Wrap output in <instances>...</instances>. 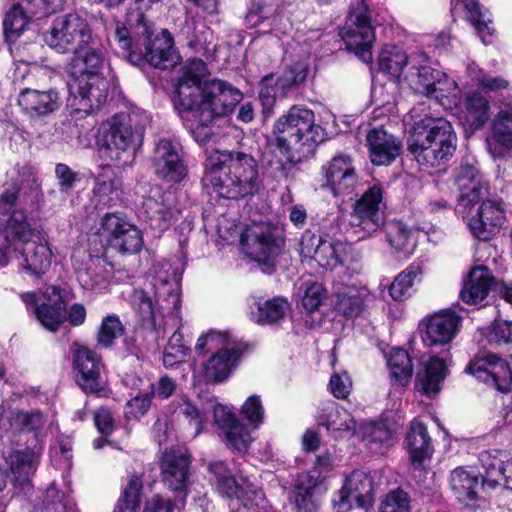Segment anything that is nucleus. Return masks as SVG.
I'll return each instance as SVG.
<instances>
[{
  "label": "nucleus",
  "instance_id": "obj_35",
  "mask_svg": "<svg viewBox=\"0 0 512 512\" xmlns=\"http://www.w3.org/2000/svg\"><path fill=\"white\" fill-rule=\"evenodd\" d=\"M487 149L496 159L512 151V96L501 102V106L490 126Z\"/></svg>",
  "mask_w": 512,
  "mask_h": 512
},
{
  "label": "nucleus",
  "instance_id": "obj_10",
  "mask_svg": "<svg viewBox=\"0 0 512 512\" xmlns=\"http://www.w3.org/2000/svg\"><path fill=\"white\" fill-rule=\"evenodd\" d=\"M456 141V134L448 120L425 116L414 123L408 147L419 164L435 167L453 155Z\"/></svg>",
  "mask_w": 512,
  "mask_h": 512
},
{
  "label": "nucleus",
  "instance_id": "obj_58",
  "mask_svg": "<svg viewBox=\"0 0 512 512\" xmlns=\"http://www.w3.org/2000/svg\"><path fill=\"white\" fill-rule=\"evenodd\" d=\"M302 305L309 313L319 309L327 298L324 286L316 281L304 282L299 288Z\"/></svg>",
  "mask_w": 512,
  "mask_h": 512
},
{
  "label": "nucleus",
  "instance_id": "obj_56",
  "mask_svg": "<svg viewBox=\"0 0 512 512\" xmlns=\"http://www.w3.org/2000/svg\"><path fill=\"white\" fill-rule=\"evenodd\" d=\"M124 333V326L116 314L106 315L97 330L96 341L101 348H110Z\"/></svg>",
  "mask_w": 512,
  "mask_h": 512
},
{
  "label": "nucleus",
  "instance_id": "obj_41",
  "mask_svg": "<svg viewBox=\"0 0 512 512\" xmlns=\"http://www.w3.org/2000/svg\"><path fill=\"white\" fill-rule=\"evenodd\" d=\"M406 441L413 470H425V463L431 458L433 448L426 426L418 419L411 422Z\"/></svg>",
  "mask_w": 512,
  "mask_h": 512
},
{
  "label": "nucleus",
  "instance_id": "obj_2",
  "mask_svg": "<svg viewBox=\"0 0 512 512\" xmlns=\"http://www.w3.org/2000/svg\"><path fill=\"white\" fill-rule=\"evenodd\" d=\"M379 69L391 80L407 85L415 93L435 95L443 104L451 105L455 83L444 71L431 65V58L421 50L407 54L397 45H384L378 55Z\"/></svg>",
  "mask_w": 512,
  "mask_h": 512
},
{
  "label": "nucleus",
  "instance_id": "obj_9",
  "mask_svg": "<svg viewBox=\"0 0 512 512\" xmlns=\"http://www.w3.org/2000/svg\"><path fill=\"white\" fill-rule=\"evenodd\" d=\"M104 61L103 54L91 52L84 59L79 58L78 63L69 64L72 80L67 104L73 111L89 114L106 101L109 82L102 74Z\"/></svg>",
  "mask_w": 512,
  "mask_h": 512
},
{
  "label": "nucleus",
  "instance_id": "obj_37",
  "mask_svg": "<svg viewBox=\"0 0 512 512\" xmlns=\"http://www.w3.org/2000/svg\"><path fill=\"white\" fill-rule=\"evenodd\" d=\"M455 183L459 190L458 211L478 203L488 192V185L481 173L471 164H462L457 169Z\"/></svg>",
  "mask_w": 512,
  "mask_h": 512
},
{
  "label": "nucleus",
  "instance_id": "obj_20",
  "mask_svg": "<svg viewBox=\"0 0 512 512\" xmlns=\"http://www.w3.org/2000/svg\"><path fill=\"white\" fill-rule=\"evenodd\" d=\"M340 36L346 48L353 52L362 62L371 63L373 59L372 46L376 40L371 25L368 5L360 1L352 8Z\"/></svg>",
  "mask_w": 512,
  "mask_h": 512
},
{
  "label": "nucleus",
  "instance_id": "obj_8",
  "mask_svg": "<svg viewBox=\"0 0 512 512\" xmlns=\"http://www.w3.org/2000/svg\"><path fill=\"white\" fill-rule=\"evenodd\" d=\"M199 356H207L197 374L206 383L222 384L239 367L243 358V345L226 330L210 329L202 333L195 344Z\"/></svg>",
  "mask_w": 512,
  "mask_h": 512
},
{
  "label": "nucleus",
  "instance_id": "obj_1",
  "mask_svg": "<svg viewBox=\"0 0 512 512\" xmlns=\"http://www.w3.org/2000/svg\"><path fill=\"white\" fill-rule=\"evenodd\" d=\"M207 74L204 61L188 62L173 98L176 111L199 143L212 135L211 124L232 113L243 98L242 92L226 81L203 80Z\"/></svg>",
  "mask_w": 512,
  "mask_h": 512
},
{
  "label": "nucleus",
  "instance_id": "obj_24",
  "mask_svg": "<svg viewBox=\"0 0 512 512\" xmlns=\"http://www.w3.org/2000/svg\"><path fill=\"white\" fill-rule=\"evenodd\" d=\"M76 382L85 393L107 395L106 367L101 356L87 346L72 345Z\"/></svg>",
  "mask_w": 512,
  "mask_h": 512
},
{
  "label": "nucleus",
  "instance_id": "obj_62",
  "mask_svg": "<svg viewBox=\"0 0 512 512\" xmlns=\"http://www.w3.org/2000/svg\"><path fill=\"white\" fill-rule=\"evenodd\" d=\"M380 512H411L407 493L401 489L390 491L382 501Z\"/></svg>",
  "mask_w": 512,
  "mask_h": 512
},
{
  "label": "nucleus",
  "instance_id": "obj_50",
  "mask_svg": "<svg viewBox=\"0 0 512 512\" xmlns=\"http://www.w3.org/2000/svg\"><path fill=\"white\" fill-rule=\"evenodd\" d=\"M32 512H78L70 494L60 491L55 483H51L42 493Z\"/></svg>",
  "mask_w": 512,
  "mask_h": 512
},
{
  "label": "nucleus",
  "instance_id": "obj_26",
  "mask_svg": "<svg viewBox=\"0 0 512 512\" xmlns=\"http://www.w3.org/2000/svg\"><path fill=\"white\" fill-rule=\"evenodd\" d=\"M100 235L112 249L121 254H135L143 246L142 232L120 214L110 213L103 217Z\"/></svg>",
  "mask_w": 512,
  "mask_h": 512
},
{
  "label": "nucleus",
  "instance_id": "obj_36",
  "mask_svg": "<svg viewBox=\"0 0 512 512\" xmlns=\"http://www.w3.org/2000/svg\"><path fill=\"white\" fill-rule=\"evenodd\" d=\"M327 185L335 195L351 192L358 181L353 158L340 153L323 166Z\"/></svg>",
  "mask_w": 512,
  "mask_h": 512
},
{
  "label": "nucleus",
  "instance_id": "obj_45",
  "mask_svg": "<svg viewBox=\"0 0 512 512\" xmlns=\"http://www.w3.org/2000/svg\"><path fill=\"white\" fill-rule=\"evenodd\" d=\"M369 299V291L365 287L336 284L332 303L335 310L346 317L358 316Z\"/></svg>",
  "mask_w": 512,
  "mask_h": 512
},
{
  "label": "nucleus",
  "instance_id": "obj_47",
  "mask_svg": "<svg viewBox=\"0 0 512 512\" xmlns=\"http://www.w3.org/2000/svg\"><path fill=\"white\" fill-rule=\"evenodd\" d=\"M493 277L486 266L473 267L460 292L463 302L469 305H478L487 297Z\"/></svg>",
  "mask_w": 512,
  "mask_h": 512
},
{
  "label": "nucleus",
  "instance_id": "obj_54",
  "mask_svg": "<svg viewBox=\"0 0 512 512\" xmlns=\"http://www.w3.org/2000/svg\"><path fill=\"white\" fill-rule=\"evenodd\" d=\"M31 16L24 10L23 4H14L7 12L3 26L9 42H14L27 29Z\"/></svg>",
  "mask_w": 512,
  "mask_h": 512
},
{
  "label": "nucleus",
  "instance_id": "obj_32",
  "mask_svg": "<svg viewBox=\"0 0 512 512\" xmlns=\"http://www.w3.org/2000/svg\"><path fill=\"white\" fill-rule=\"evenodd\" d=\"M152 163L155 173L167 182L178 183L186 177L180 147L169 139H160L155 144Z\"/></svg>",
  "mask_w": 512,
  "mask_h": 512
},
{
  "label": "nucleus",
  "instance_id": "obj_49",
  "mask_svg": "<svg viewBox=\"0 0 512 512\" xmlns=\"http://www.w3.org/2000/svg\"><path fill=\"white\" fill-rule=\"evenodd\" d=\"M386 241L391 252L399 258H409L416 249L412 231L401 222H391L386 226Z\"/></svg>",
  "mask_w": 512,
  "mask_h": 512
},
{
  "label": "nucleus",
  "instance_id": "obj_52",
  "mask_svg": "<svg viewBox=\"0 0 512 512\" xmlns=\"http://www.w3.org/2000/svg\"><path fill=\"white\" fill-rule=\"evenodd\" d=\"M289 309L286 299L276 297L264 302H257L251 307V317L260 324H270L282 319Z\"/></svg>",
  "mask_w": 512,
  "mask_h": 512
},
{
  "label": "nucleus",
  "instance_id": "obj_34",
  "mask_svg": "<svg viewBox=\"0 0 512 512\" xmlns=\"http://www.w3.org/2000/svg\"><path fill=\"white\" fill-rule=\"evenodd\" d=\"M213 413L219 434L227 445L241 452L247 451L253 441L248 427L226 405L216 404Z\"/></svg>",
  "mask_w": 512,
  "mask_h": 512
},
{
  "label": "nucleus",
  "instance_id": "obj_59",
  "mask_svg": "<svg viewBox=\"0 0 512 512\" xmlns=\"http://www.w3.org/2000/svg\"><path fill=\"white\" fill-rule=\"evenodd\" d=\"M49 455L51 462L58 469L67 471L72 464V439L70 436H60L51 446Z\"/></svg>",
  "mask_w": 512,
  "mask_h": 512
},
{
  "label": "nucleus",
  "instance_id": "obj_53",
  "mask_svg": "<svg viewBox=\"0 0 512 512\" xmlns=\"http://www.w3.org/2000/svg\"><path fill=\"white\" fill-rule=\"evenodd\" d=\"M418 267L410 266L400 272L389 286V294L395 301L402 302L410 298L414 293V285L419 279Z\"/></svg>",
  "mask_w": 512,
  "mask_h": 512
},
{
  "label": "nucleus",
  "instance_id": "obj_31",
  "mask_svg": "<svg viewBox=\"0 0 512 512\" xmlns=\"http://www.w3.org/2000/svg\"><path fill=\"white\" fill-rule=\"evenodd\" d=\"M466 371L500 392L512 389V372L509 364L495 354L479 353L467 366Z\"/></svg>",
  "mask_w": 512,
  "mask_h": 512
},
{
  "label": "nucleus",
  "instance_id": "obj_39",
  "mask_svg": "<svg viewBox=\"0 0 512 512\" xmlns=\"http://www.w3.org/2000/svg\"><path fill=\"white\" fill-rule=\"evenodd\" d=\"M318 424L334 439L348 438L356 430V422L351 413L334 402L322 407L318 415Z\"/></svg>",
  "mask_w": 512,
  "mask_h": 512
},
{
  "label": "nucleus",
  "instance_id": "obj_12",
  "mask_svg": "<svg viewBox=\"0 0 512 512\" xmlns=\"http://www.w3.org/2000/svg\"><path fill=\"white\" fill-rule=\"evenodd\" d=\"M47 45L58 53L72 52L70 64L78 63L91 52L103 54L101 44L92 31L86 18L79 13H68L56 17L45 35Z\"/></svg>",
  "mask_w": 512,
  "mask_h": 512
},
{
  "label": "nucleus",
  "instance_id": "obj_55",
  "mask_svg": "<svg viewBox=\"0 0 512 512\" xmlns=\"http://www.w3.org/2000/svg\"><path fill=\"white\" fill-rule=\"evenodd\" d=\"M467 76L485 92H499L509 87V81L502 76L488 74L475 63L467 66Z\"/></svg>",
  "mask_w": 512,
  "mask_h": 512
},
{
  "label": "nucleus",
  "instance_id": "obj_6",
  "mask_svg": "<svg viewBox=\"0 0 512 512\" xmlns=\"http://www.w3.org/2000/svg\"><path fill=\"white\" fill-rule=\"evenodd\" d=\"M272 134L268 149L280 165L310 157L325 139L323 129L315 124L314 112L302 106H293L279 117Z\"/></svg>",
  "mask_w": 512,
  "mask_h": 512
},
{
  "label": "nucleus",
  "instance_id": "obj_7",
  "mask_svg": "<svg viewBox=\"0 0 512 512\" xmlns=\"http://www.w3.org/2000/svg\"><path fill=\"white\" fill-rule=\"evenodd\" d=\"M7 232L15 238L14 256L20 273L39 279L51 268L53 251L46 237L33 224L25 209H16L7 218Z\"/></svg>",
  "mask_w": 512,
  "mask_h": 512
},
{
  "label": "nucleus",
  "instance_id": "obj_60",
  "mask_svg": "<svg viewBox=\"0 0 512 512\" xmlns=\"http://www.w3.org/2000/svg\"><path fill=\"white\" fill-rule=\"evenodd\" d=\"M142 481L139 476L133 475L123 490L114 512H136L139 505V494Z\"/></svg>",
  "mask_w": 512,
  "mask_h": 512
},
{
  "label": "nucleus",
  "instance_id": "obj_5",
  "mask_svg": "<svg viewBox=\"0 0 512 512\" xmlns=\"http://www.w3.org/2000/svg\"><path fill=\"white\" fill-rule=\"evenodd\" d=\"M204 180L222 198H244L259 189L258 163L243 151L214 149L205 160Z\"/></svg>",
  "mask_w": 512,
  "mask_h": 512
},
{
  "label": "nucleus",
  "instance_id": "obj_23",
  "mask_svg": "<svg viewBox=\"0 0 512 512\" xmlns=\"http://www.w3.org/2000/svg\"><path fill=\"white\" fill-rule=\"evenodd\" d=\"M71 263L80 286L94 295L107 293L110 288L112 266L98 255H92L83 247H75Z\"/></svg>",
  "mask_w": 512,
  "mask_h": 512
},
{
  "label": "nucleus",
  "instance_id": "obj_57",
  "mask_svg": "<svg viewBox=\"0 0 512 512\" xmlns=\"http://www.w3.org/2000/svg\"><path fill=\"white\" fill-rule=\"evenodd\" d=\"M363 439L371 445H379L376 451L383 453L393 443V432L385 422L366 423L361 427Z\"/></svg>",
  "mask_w": 512,
  "mask_h": 512
},
{
  "label": "nucleus",
  "instance_id": "obj_13",
  "mask_svg": "<svg viewBox=\"0 0 512 512\" xmlns=\"http://www.w3.org/2000/svg\"><path fill=\"white\" fill-rule=\"evenodd\" d=\"M55 423V412L49 407L24 411L12 409L6 403L0 405V437L8 440L17 438L31 445L43 446L48 431H53Z\"/></svg>",
  "mask_w": 512,
  "mask_h": 512
},
{
  "label": "nucleus",
  "instance_id": "obj_14",
  "mask_svg": "<svg viewBox=\"0 0 512 512\" xmlns=\"http://www.w3.org/2000/svg\"><path fill=\"white\" fill-rule=\"evenodd\" d=\"M149 123V114L139 109L112 116L101 126L103 155L113 161L120 160L121 155L131 146L141 144Z\"/></svg>",
  "mask_w": 512,
  "mask_h": 512
},
{
  "label": "nucleus",
  "instance_id": "obj_30",
  "mask_svg": "<svg viewBox=\"0 0 512 512\" xmlns=\"http://www.w3.org/2000/svg\"><path fill=\"white\" fill-rule=\"evenodd\" d=\"M190 464V456L183 449L165 451L160 460L162 480L165 486L176 494L182 507L190 485Z\"/></svg>",
  "mask_w": 512,
  "mask_h": 512
},
{
  "label": "nucleus",
  "instance_id": "obj_25",
  "mask_svg": "<svg viewBox=\"0 0 512 512\" xmlns=\"http://www.w3.org/2000/svg\"><path fill=\"white\" fill-rule=\"evenodd\" d=\"M468 207L467 225L481 241L492 239L506 222V208L501 200L482 199Z\"/></svg>",
  "mask_w": 512,
  "mask_h": 512
},
{
  "label": "nucleus",
  "instance_id": "obj_22",
  "mask_svg": "<svg viewBox=\"0 0 512 512\" xmlns=\"http://www.w3.org/2000/svg\"><path fill=\"white\" fill-rule=\"evenodd\" d=\"M385 192L381 185L369 187L353 205L354 232L358 240L373 237L384 225Z\"/></svg>",
  "mask_w": 512,
  "mask_h": 512
},
{
  "label": "nucleus",
  "instance_id": "obj_16",
  "mask_svg": "<svg viewBox=\"0 0 512 512\" xmlns=\"http://www.w3.org/2000/svg\"><path fill=\"white\" fill-rule=\"evenodd\" d=\"M210 481L222 495L231 499L234 512H264L268 503L262 490L249 483L239 484L226 462L210 463Z\"/></svg>",
  "mask_w": 512,
  "mask_h": 512
},
{
  "label": "nucleus",
  "instance_id": "obj_40",
  "mask_svg": "<svg viewBox=\"0 0 512 512\" xmlns=\"http://www.w3.org/2000/svg\"><path fill=\"white\" fill-rule=\"evenodd\" d=\"M369 158L374 165L391 164L400 154L401 142L382 128L372 129L366 137Z\"/></svg>",
  "mask_w": 512,
  "mask_h": 512
},
{
  "label": "nucleus",
  "instance_id": "obj_44",
  "mask_svg": "<svg viewBox=\"0 0 512 512\" xmlns=\"http://www.w3.org/2000/svg\"><path fill=\"white\" fill-rule=\"evenodd\" d=\"M18 191L6 189L0 195V268L6 266L14 255L15 238L7 232V218L16 209H22L17 204Z\"/></svg>",
  "mask_w": 512,
  "mask_h": 512
},
{
  "label": "nucleus",
  "instance_id": "obj_3",
  "mask_svg": "<svg viewBox=\"0 0 512 512\" xmlns=\"http://www.w3.org/2000/svg\"><path fill=\"white\" fill-rule=\"evenodd\" d=\"M163 0H134V12L129 13L128 21L132 28L117 23L115 41L128 61L136 66L143 62L159 69L173 67L179 56L173 46V38L168 30H162L153 40L152 29L146 21L145 13Z\"/></svg>",
  "mask_w": 512,
  "mask_h": 512
},
{
  "label": "nucleus",
  "instance_id": "obj_33",
  "mask_svg": "<svg viewBox=\"0 0 512 512\" xmlns=\"http://www.w3.org/2000/svg\"><path fill=\"white\" fill-rule=\"evenodd\" d=\"M482 473V484L490 488L504 485L512 490V457L504 450L489 449L478 456Z\"/></svg>",
  "mask_w": 512,
  "mask_h": 512
},
{
  "label": "nucleus",
  "instance_id": "obj_17",
  "mask_svg": "<svg viewBox=\"0 0 512 512\" xmlns=\"http://www.w3.org/2000/svg\"><path fill=\"white\" fill-rule=\"evenodd\" d=\"M300 254L329 270L344 266L349 269L354 258L353 247L348 242L327 234L315 235L311 231H305L301 236Z\"/></svg>",
  "mask_w": 512,
  "mask_h": 512
},
{
  "label": "nucleus",
  "instance_id": "obj_43",
  "mask_svg": "<svg viewBox=\"0 0 512 512\" xmlns=\"http://www.w3.org/2000/svg\"><path fill=\"white\" fill-rule=\"evenodd\" d=\"M451 488L467 512H474L478 505L479 475L473 469L458 467L451 473Z\"/></svg>",
  "mask_w": 512,
  "mask_h": 512
},
{
  "label": "nucleus",
  "instance_id": "obj_27",
  "mask_svg": "<svg viewBox=\"0 0 512 512\" xmlns=\"http://www.w3.org/2000/svg\"><path fill=\"white\" fill-rule=\"evenodd\" d=\"M28 311L48 331L55 332L65 320L64 302L55 286H48L40 294L26 292L20 295Z\"/></svg>",
  "mask_w": 512,
  "mask_h": 512
},
{
  "label": "nucleus",
  "instance_id": "obj_63",
  "mask_svg": "<svg viewBox=\"0 0 512 512\" xmlns=\"http://www.w3.org/2000/svg\"><path fill=\"white\" fill-rule=\"evenodd\" d=\"M241 413L254 429L259 428L264 422V407L260 397L257 395L248 397L241 407Z\"/></svg>",
  "mask_w": 512,
  "mask_h": 512
},
{
  "label": "nucleus",
  "instance_id": "obj_46",
  "mask_svg": "<svg viewBox=\"0 0 512 512\" xmlns=\"http://www.w3.org/2000/svg\"><path fill=\"white\" fill-rule=\"evenodd\" d=\"M451 12L453 16L468 20L484 44L491 42L494 32L492 22L488 15L481 11L477 0H451Z\"/></svg>",
  "mask_w": 512,
  "mask_h": 512
},
{
  "label": "nucleus",
  "instance_id": "obj_48",
  "mask_svg": "<svg viewBox=\"0 0 512 512\" xmlns=\"http://www.w3.org/2000/svg\"><path fill=\"white\" fill-rule=\"evenodd\" d=\"M18 103L30 113L46 115L59 107L60 98L58 92L54 89L47 91L25 89L20 93Z\"/></svg>",
  "mask_w": 512,
  "mask_h": 512
},
{
  "label": "nucleus",
  "instance_id": "obj_21",
  "mask_svg": "<svg viewBox=\"0 0 512 512\" xmlns=\"http://www.w3.org/2000/svg\"><path fill=\"white\" fill-rule=\"evenodd\" d=\"M275 229L267 223H253L241 234L242 250L247 257L259 263L268 272L280 254L283 240L275 236Z\"/></svg>",
  "mask_w": 512,
  "mask_h": 512
},
{
  "label": "nucleus",
  "instance_id": "obj_18",
  "mask_svg": "<svg viewBox=\"0 0 512 512\" xmlns=\"http://www.w3.org/2000/svg\"><path fill=\"white\" fill-rule=\"evenodd\" d=\"M333 470V460L329 453L320 454L311 470L298 475L293 501L300 512H316L320 505V497L326 493L324 482Z\"/></svg>",
  "mask_w": 512,
  "mask_h": 512
},
{
  "label": "nucleus",
  "instance_id": "obj_15",
  "mask_svg": "<svg viewBox=\"0 0 512 512\" xmlns=\"http://www.w3.org/2000/svg\"><path fill=\"white\" fill-rule=\"evenodd\" d=\"M1 459L15 490L31 491L33 476L40 464L43 447L16 439L0 437Z\"/></svg>",
  "mask_w": 512,
  "mask_h": 512
},
{
  "label": "nucleus",
  "instance_id": "obj_42",
  "mask_svg": "<svg viewBox=\"0 0 512 512\" xmlns=\"http://www.w3.org/2000/svg\"><path fill=\"white\" fill-rule=\"evenodd\" d=\"M121 196V182L109 165L101 166L94 177L91 202L96 209L114 205Z\"/></svg>",
  "mask_w": 512,
  "mask_h": 512
},
{
  "label": "nucleus",
  "instance_id": "obj_38",
  "mask_svg": "<svg viewBox=\"0 0 512 512\" xmlns=\"http://www.w3.org/2000/svg\"><path fill=\"white\" fill-rule=\"evenodd\" d=\"M151 193L152 195L143 201L142 206L151 220V225L163 231L178 219L180 211L172 207L171 193L162 194L159 188L152 189Z\"/></svg>",
  "mask_w": 512,
  "mask_h": 512
},
{
  "label": "nucleus",
  "instance_id": "obj_29",
  "mask_svg": "<svg viewBox=\"0 0 512 512\" xmlns=\"http://www.w3.org/2000/svg\"><path fill=\"white\" fill-rule=\"evenodd\" d=\"M309 63L303 58L289 66L281 74H270L261 81L259 98L264 113H269L277 98H282L294 87L302 83L308 72Z\"/></svg>",
  "mask_w": 512,
  "mask_h": 512
},
{
  "label": "nucleus",
  "instance_id": "obj_51",
  "mask_svg": "<svg viewBox=\"0 0 512 512\" xmlns=\"http://www.w3.org/2000/svg\"><path fill=\"white\" fill-rule=\"evenodd\" d=\"M387 366L391 380L400 386L408 384L412 377L413 366L408 352L402 348H392L387 355Z\"/></svg>",
  "mask_w": 512,
  "mask_h": 512
},
{
  "label": "nucleus",
  "instance_id": "obj_11",
  "mask_svg": "<svg viewBox=\"0 0 512 512\" xmlns=\"http://www.w3.org/2000/svg\"><path fill=\"white\" fill-rule=\"evenodd\" d=\"M182 272L178 259L159 262L153 267L151 280L155 301L141 289L133 291L130 302L143 319L153 318L160 309L178 311Z\"/></svg>",
  "mask_w": 512,
  "mask_h": 512
},
{
  "label": "nucleus",
  "instance_id": "obj_19",
  "mask_svg": "<svg viewBox=\"0 0 512 512\" xmlns=\"http://www.w3.org/2000/svg\"><path fill=\"white\" fill-rule=\"evenodd\" d=\"M456 91L453 94L451 105L440 102L435 95L427 97L435 100L445 110L453 112L466 133L473 134L482 129L491 116V105L489 99L480 91L473 90L461 96V89L455 79Z\"/></svg>",
  "mask_w": 512,
  "mask_h": 512
},
{
  "label": "nucleus",
  "instance_id": "obj_64",
  "mask_svg": "<svg viewBox=\"0 0 512 512\" xmlns=\"http://www.w3.org/2000/svg\"><path fill=\"white\" fill-rule=\"evenodd\" d=\"M151 395L146 393L138 395L126 403L124 414L129 420H138L144 416L151 406Z\"/></svg>",
  "mask_w": 512,
  "mask_h": 512
},
{
  "label": "nucleus",
  "instance_id": "obj_61",
  "mask_svg": "<svg viewBox=\"0 0 512 512\" xmlns=\"http://www.w3.org/2000/svg\"><path fill=\"white\" fill-rule=\"evenodd\" d=\"M180 415H183L189 422L192 428V435H198L204 428L206 423V415L202 413L190 401L182 399L175 410Z\"/></svg>",
  "mask_w": 512,
  "mask_h": 512
},
{
  "label": "nucleus",
  "instance_id": "obj_28",
  "mask_svg": "<svg viewBox=\"0 0 512 512\" xmlns=\"http://www.w3.org/2000/svg\"><path fill=\"white\" fill-rule=\"evenodd\" d=\"M373 500V482L370 475L355 470L346 477L341 489L334 494L332 504L336 512H350L356 508L367 509Z\"/></svg>",
  "mask_w": 512,
  "mask_h": 512
},
{
  "label": "nucleus",
  "instance_id": "obj_4",
  "mask_svg": "<svg viewBox=\"0 0 512 512\" xmlns=\"http://www.w3.org/2000/svg\"><path fill=\"white\" fill-rule=\"evenodd\" d=\"M462 318L450 309L424 317L419 322V332L424 345L430 349L441 348L439 355L423 354L416 371L415 389L433 397L437 395L448 374L449 347L457 335Z\"/></svg>",
  "mask_w": 512,
  "mask_h": 512
}]
</instances>
